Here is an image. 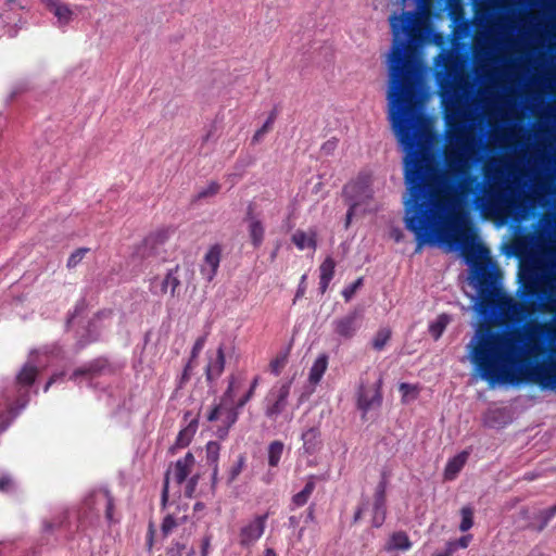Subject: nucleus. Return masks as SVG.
Segmentation results:
<instances>
[{
	"mask_svg": "<svg viewBox=\"0 0 556 556\" xmlns=\"http://www.w3.org/2000/svg\"><path fill=\"white\" fill-rule=\"evenodd\" d=\"M389 23L393 43L388 55V113L405 152V227L415 235L416 252L427 244H457L468 265L482 266L490 260V251L469 225L464 205L471 179L463 180L458 191L444 173L426 176L433 134L421 112L422 63L414 46L428 41V17L418 12L403 11L392 14Z\"/></svg>",
	"mask_w": 556,
	"mask_h": 556,
	"instance_id": "f257e3e1",
	"label": "nucleus"
},
{
	"mask_svg": "<svg viewBox=\"0 0 556 556\" xmlns=\"http://www.w3.org/2000/svg\"><path fill=\"white\" fill-rule=\"evenodd\" d=\"M470 362L479 377L491 388L532 383L542 390L556 392V350L534 365L529 359L543 353L539 341L529 336L522 344L519 329H479L468 344Z\"/></svg>",
	"mask_w": 556,
	"mask_h": 556,
	"instance_id": "f03ea898",
	"label": "nucleus"
},
{
	"mask_svg": "<svg viewBox=\"0 0 556 556\" xmlns=\"http://www.w3.org/2000/svg\"><path fill=\"white\" fill-rule=\"evenodd\" d=\"M448 75H453L452 83L443 84L445 101L446 143L443 149L445 164L453 174L465 175L469 172L471 161L477 152V144L472 129L466 127L470 112L463 103L469 94L471 87L467 75L456 60L448 59L445 63Z\"/></svg>",
	"mask_w": 556,
	"mask_h": 556,
	"instance_id": "7ed1b4c3",
	"label": "nucleus"
},
{
	"mask_svg": "<svg viewBox=\"0 0 556 556\" xmlns=\"http://www.w3.org/2000/svg\"><path fill=\"white\" fill-rule=\"evenodd\" d=\"M511 174L513 165L507 157L492 159L483 165V175L488 181L482 193L475 199L477 208L485 218L506 219L523 207L529 198L518 191L513 184L503 179L504 173Z\"/></svg>",
	"mask_w": 556,
	"mask_h": 556,
	"instance_id": "20e7f679",
	"label": "nucleus"
},
{
	"mask_svg": "<svg viewBox=\"0 0 556 556\" xmlns=\"http://www.w3.org/2000/svg\"><path fill=\"white\" fill-rule=\"evenodd\" d=\"M535 251L529 252L530 261L523 262L520 268V279L527 294H534L539 288L548 293L546 308L556 312V274L554 270H545L536 280L534 269L541 268L540 262L534 257ZM551 268L556 269V262L551 263Z\"/></svg>",
	"mask_w": 556,
	"mask_h": 556,
	"instance_id": "39448f33",
	"label": "nucleus"
},
{
	"mask_svg": "<svg viewBox=\"0 0 556 556\" xmlns=\"http://www.w3.org/2000/svg\"><path fill=\"white\" fill-rule=\"evenodd\" d=\"M491 304L502 324H517L530 316L534 308L533 303H523L515 300L502 290L491 292Z\"/></svg>",
	"mask_w": 556,
	"mask_h": 556,
	"instance_id": "423d86ee",
	"label": "nucleus"
},
{
	"mask_svg": "<svg viewBox=\"0 0 556 556\" xmlns=\"http://www.w3.org/2000/svg\"><path fill=\"white\" fill-rule=\"evenodd\" d=\"M344 197L349 203L345 228L351 224L352 217L356 214L357 207L365 203L371 195L366 180H358L348 184L343 189Z\"/></svg>",
	"mask_w": 556,
	"mask_h": 556,
	"instance_id": "0eeeda50",
	"label": "nucleus"
},
{
	"mask_svg": "<svg viewBox=\"0 0 556 556\" xmlns=\"http://www.w3.org/2000/svg\"><path fill=\"white\" fill-rule=\"evenodd\" d=\"M382 403L381 393V379H377L372 383L362 382L357 391V408L365 415L374 408H377Z\"/></svg>",
	"mask_w": 556,
	"mask_h": 556,
	"instance_id": "6e6552de",
	"label": "nucleus"
},
{
	"mask_svg": "<svg viewBox=\"0 0 556 556\" xmlns=\"http://www.w3.org/2000/svg\"><path fill=\"white\" fill-rule=\"evenodd\" d=\"M233 392H235V383L231 381L227 391L224 394L222 403L214 407L210 415L208 420L214 421L218 420L223 417V422L226 425L225 432L237 421L238 419V409L233 407Z\"/></svg>",
	"mask_w": 556,
	"mask_h": 556,
	"instance_id": "1a4fd4ad",
	"label": "nucleus"
},
{
	"mask_svg": "<svg viewBox=\"0 0 556 556\" xmlns=\"http://www.w3.org/2000/svg\"><path fill=\"white\" fill-rule=\"evenodd\" d=\"M194 465V456L191 453H187L184 458L178 459L174 467L168 469L165 477V483L162 492V500L165 503L168 497V486L170 481H175L180 484L191 472Z\"/></svg>",
	"mask_w": 556,
	"mask_h": 556,
	"instance_id": "9d476101",
	"label": "nucleus"
},
{
	"mask_svg": "<svg viewBox=\"0 0 556 556\" xmlns=\"http://www.w3.org/2000/svg\"><path fill=\"white\" fill-rule=\"evenodd\" d=\"M205 376L208 381L219 378L225 368V344L220 343L216 349L207 350L205 354Z\"/></svg>",
	"mask_w": 556,
	"mask_h": 556,
	"instance_id": "9b49d317",
	"label": "nucleus"
},
{
	"mask_svg": "<svg viewBox=\"0 0 556 556\" xmlns=\"http://www.w3.org/2000/svg\"><path fill=\"white\" fill-rule=\"evenodd\" d=\"M179 267L168 270L163 277H155L151 280L150 290L156 295H163L170 292L172 296L175 295L176 289L180 285L178 276Z\"/></svg>",
	"mask_w": 556,
	"mask_h": 556,
	"instance_id": "f8f14e48",
	"label": "nucleus"
},
{
	"mask_svg": "<svg viewBox=\"0 0 556 556\" xmlns=\"http://www.w3.org/2000/svg\"><path fill=\"white\" fill-rule=\"evenodd\" d=\"M267 515L254 517L242 527L239 535L240 545L249 547L253 545L264 533Z\"/></svg>",
	"mask_w": 556,
	"mask_h": 556,
	"instance_id": "ddd939ff",
	"label": "nucleus"
},
{
	"mask_svg": "<svg viewBox=\"0 0 556 556\" xmlns=\"http://www.w3.org/2000/svg\"><path fill=\"white\" fill-rule=\"evenodd\" d=\"M291 382L281 384L278 389H273L269 396V404L266 407V416L269 418H276L286 407L287 397L290 393Z\"/></svg>",
	"mask_w": 556,
	"mask_h": 556,
	"instance_id": "4468645a",
	"label": "nucleus"
},
{
	"mask_svg": "<svg viewBox=\"0 0 556 556\" xmlns=\"http://www.w3.org/2000/svg\"><path fill=\"white\" fill-rule=\"evenodd\" d=\"M86 505L96 510H104L108 520L113 519V500L108 491L99 490L86 500Z\"/></svg>",
	"mask_w": 556,
	"mask_h": 556,
	"instance_id": "2eb2a0df",
	"label": "nucleus"
},
{
	"mask_svg": "<svg viewBox=\"0 0 556 556\" xmlns=\"http://www.w3.org/2000/svg\"><path fill=\"white\" fill-rule=\"evenodd\" d=\"M334 332L344 339H351L359 328V320L356 313L348 314L333 321Z\"/></svg>",
	"mask_w": 556,
	"mask_h": 556,
	"instance_id": "dca6fc26",
	"label": "nucleus"
},
{
	"mask_svg": "<svg viewBox=\"0 0 556 556\" xmlns=\"http://www.w3.org/2000/svg\"><path fill=\"white\" fill-rule=\"evenodd\" d=\"M386 519V486L379 483L376 489L372 504V526L380 527Z\"/></svg>",
	"mask_w": 556,
	"mask_h": 556,
	"instance_id": "f3484780",
	"label": "nucleus"
},
{
	"mask_svg": "<svg viewBox=\"0 0 556 556\" xmlns=\"http://www.w3.org/2000/svg\"><path fill=\"white\" fill-rule=\"evenodd\" d=\"M220 262V249L217 245L212 247L205 254L201 266V274L211 281L216 275Z\"/></svg>",
	"mask_w": 556,
	"mask_h": 556,
	"instance_id": "a211bd4d",
	"label": "nucleus"
},
{
	"mask_svg": "<svg viewBox=\"0 0 556 556\" xmlns=\"http://www.w3.org/2000/svg\"><path fill=\"white\" fill-rule=\"evenodd\" d=\"M555 516L556 504L549 508L542 509L535 513L531 521L526 526V528L535 531H542Z\"/></svg>",
	"mask_w": 556,
	"mask_h": 556,
	"instance_id": "6ab92c4d",
	"label": "nucleus"
},
{
	"mask_svg": "<svg viewBox=\"0 0 556 556\" xmlns=\"http://www.w3.org/2000/svg\"><path fill=\"white\" fill-rule=\"evenodd\" d=\"M469 457V453L467 451H463L453 458H451L444 470L445 480H454L459 471L463 469L465 464L467 463Z\"/></svg>",
	"mask_w": 556,
	"mask_h": 556,
	"instance_id": "aec40b11",
	"label": "nucleus"
},
{
	"mask_svg": "<svg viewBox=\"0 0 556 556\" xmlns=\"http://www.w3.org/2000/svg\"><path fill=\"white\" fill-rule=\"evenodd\" d=\"M412 547V542L409 541L407 534L405 532L399 531L394 532L389 541L387 542L384 549L388 552L391 551H402L406 552Z\"/></svg>",
	"mask_w": 556,
	"mask_h": 556,
	"instance_id": "412c9836",
	"label": "nucleus"
},
{
	"mask_svg": "<svg viewBox=\"0 0 556 556\" xmlns=\"http://www.w3.org/2000/svg\"><path fill=\"white\" fill-rule=\"evenodd\" d=\"M334 267L336 263L331 257H327L320 265V281H319V289L324 293L329 282L331 281L333 274H334Z\"/></svg>",
	"mask_w": 556,
	"mask_h": 556,
	"instance_id": "4be33fe9",
	"label": "nucleus"
},
{
	"mask_svg": "<svg viewBox=\"0 0 556 556\" xmlns=\"http://www.w3.org/2000/svg\"><path fill=\"white\" fill-rule=\"evenodd\" d=\"M526 331L528 334H547L551 340L556 339V325L551 323H530L528 324Z\"/></svg>",
	"mask_w": 556,
	"mask_h": 556,
	"instance_id": "5701e85b",
	"label": "nucleus"
},
{
	"mask_svg": "<svg viewBox=\"0 0 556 556\" xmlns=\"http://www.w3.org/2000/svg\"><path fill=\"white\" fill-rule=\"evenodd\" d=\"M327 366L328 357L326 355L318 356L309 370V382L313 384H317L323 378L325 371L327 370Z\"/></svg>",
	"mask_w": 556,
	"mask_h": 556,
	"instance_id": "b1692460",
	"label": "nucleus"
},
{
	"mask_svg": "<svg viewBox=\"0 0 556 556\" xmlns=\"http://www.w3.org/2000/svg\"><path fill=\"white\" fill-rule=\"evenodd\" d=\"M37 374V366L28 362L17 375V383L23 387L30 386L35 381Z\"/></svg>",
	"mask_w": 556,
	"mask_h": 556,
	"instance_id": "393cba45",
	"label": "nucleus"
},
{
	"mask_svg": "<svg viewBox=\"0 0 556 556\" xmlns=\"http://www.w3.org/2000/svg\"><path fill=\"white\" fill-rule=\"evenodd\" d=\"M249 232L254 247H260L264 239V227L262 223L254 218H249Z\"/></svg>",
	"mask_w": 556,
	"mask_h": 556,
	"instance_id": "a878e982",
	"label": "nucleus"
},
{
	"mask_svg": "<svg viewBox=\"0 0 556 556\" xmlns=\"http://www.w3.org/2000/svg\"><path fill=\"white\" fill-rule=\"evenodd\" d=\"M293 243L300 249H315L316 242L313 233L295 231L292 236Z\"/></svg>",
	"mask_w": 556,
	"mask_h": 556,
	"instance_id": "bb28decb",
	"label": "nucleus"
},
{
	"mask_svg": "<svg viewBox=\"0 0 556 556\" xmlns=\"http://www.w3.org/2000/svg\"><path fill=\"white\" fill-rule=\"evenodd\" d=\"M165 240V232H159L155 235L149 236L144 241L142 247L139 250V253L142 257L149 256L153 253L156 243H162Z\"/></svg>",
	"mask_w": 556,
	"mask_h": 556,
	"instance_id": "cd10ccee",
	"label": "nucleus"
},
{
	"mask_svg": "<svg viewBox=\"0 0 556 556\" xmlns=\"http://www.w3.org/2000/svg\"><path fill=\"white\" fill-rule=\"evenodd\" d=\"M219 451L220 446L217 442L211 441L206 444V464L211 467H215V475H218Z\"/></svg>",
	"mask_w": 556,
	"mask_h": 556,
	"instance_id": "c85d7f7f",
	"label": "nucleus"
},
{
	"mask_svg": "<svg viewBox=\"0 0 556 556\" xmlns=\"http://www.w3.org/2000/svg\"><path fill=\"white\" fill-rule=\"evenodd\" d=\"M247 458L243 454H240L236 462L229 467L226 473V480L227 484H231L237 480V478L242 472L243 468L245 467Z\"/></svg>",
	"mask_w": 556,
	"mask_h": 556,
	"instance_id": "c756f323",
	"label": "nucleus"
},
{
	"mask_svg": "<svg viewBox=\"0 0 556 556\" xmlns=\"http://www.w3.org/2000/svg\"><path fill=\"white\" fill-rule=\"evenodd\" d=\"M283 453V443L280 441H273L268 446V464L271 467L278 466Z\"/></svg>",
	"mask_w": 556,
	"mask_h": 556,
	"instance_id": "7c9ffc66",
	"label": "nucleus"
},
{
	"mask_svg": "<svg viewBox=\"0 0 556 556\" xmlns=\"http://www.w3.org/2000/svg\"><path fill=\"white\" fill-rule=\"evenodd\" d=\"M205 341H206V337L202 336V337H199L197 339V341L194 342L192 351H191L190 362L187 364L184 375H182L184 379H188L189 371L192 369V362H193V359H195L198 357V355L204 348Z\"/></svg>",
	"mask_w": 556,
	"mask_h": 556,
	"instance_id": "2f4dec72",
	"label": "nucleus"
},
{
	"mask_svg": "<svg viewBox=\"0 0 556 556\" xmlns=\"http://www.w3.org/2000/svg\"><path fill=\"white\" fill-rule=\"evenodd\" d=\"M471 540L470 535H464L460 539L450 542L444 553H438L434 556H452L457 548H466Z\"/></svg>",
	"mask_w": 556,
	"mask_h": 556,
	"instance_id": "473e14b6",
	"label": "nucleus"
},
{
	"mask_svg": "<svg viewBox=\"0 0 556 556\" xmlns=\"http://www.w3.org/2000/svg\"><path fill=\"white\" fill-rule=\"evenodd\" d=\"M314 488H315L314 482H312V481L307 482L306 485L304 486V489L301 492L296 493L292 497V503L298 507L306 504V502L308 501L309 496L312 495V493L314 491Z\"/></svg>",
	"mask_w": 556,
	"mask_h": 556,
	"instance_id": "72a5a7b5",
	"label": "nucleus"
},
{
	"mask_svg": "<svg viewBox=\"0 0 556 556\" xmlns=\"http://www.w3.org/2000/svg\"><path fill=\"white\" fill-rule=\"evenodd\" d=\"M390 338L391 330L389 328L379 329L372 339V348L377 351H381L386 346Z\"/></svg>",
	"mask_w": 556,
	"mask_h": 556,
	"instance_id": "f704fd0d",
	"label": "nucleus"
},
{
	"mask_svg": "<svg viewBox=\"0 0 556 556\" xmlns=\"http://www.w3.org/2000/svg\"><path fill=\"white\" fill-rule=\"evenodd\" d=\"M51 11L59 18L60 22L66 23L71 18L72 12L67 5L53 1L51 4Z\"/></svg>",
	"mask_w": 556,
	"mask_h": 556,
	"instance_id": "c9c22d12",
	"label": "nucleus"
},
{
	"mask_svg": "<svg viewBox=\"0 0 556 556\" xmlns=\"http://www.w3.org/2000/svg\"><path fill=\"white\" fill-rule=\"evenodd\" d=\"M448 321L450 319L446 315H440L437 320L430 325V332L435 340L441 337Z\"/></svg>",
	"mask_w": 556,
	"mask_h": 556,
	"instance_id": "e433bc0d",
	"label": "nucleus"
},
{
	"mask_svg": "<svg viewBox=\"0 0 556 556\" xmlns=\"http://www.w3.org/2000/svg\"><path fill=\"white\" fill-rule=\"evenodd\" d=\"M302 439L304 442V447L307 452H312L315 450L318 439V431L315 428L307 429L303 434Z\"/></svg>",
	"mask_w": 556,
	"mask_h": 556,
	"instance_id": "4c0bfd02",
	"label": "nucleus"
},
{
	"mask_svg": "<svg viewBox=\"0 0 556 556\" xmlns=\"http://www.w3.org/2000/svg\"><path fill=\"white\" fill-rule=\"evenodd\" d=\"M194 432H195V427H193L192 425H189L188 427L182 429L178 433V437H177V440H176V445L178 447L187 446L190 443Z\"/></svg>",
	"mask_w": 556,
	"mask_h": 556,
	"instance_id": "58836bf2",
	"label": "nucleus"
},
{
	"mask_svg": "<svg viewBox=\"0 0 556 556\" xmlns=\"http://www.w3.org/2000/svg\"><path fill=\"white\" fill-rule=\"evenodd\" d=\"M462 521L459 525L460 531L465 532L472 527L473 510L470 507H463L460 510Z\"/></svg>",
	"mask_w": 556,
	"mask_h": 556,
	"instance_id": "ea45409f",
	"label": "nucleus"
},
{
	"mask_svg": "<svg viewBox=\"0 0 556 556\" xmlns=\"http://www.w3.org/2000/svg\"><path fill=\"white\" fill-rule=\"evenodd\" d=\"M400 391L403 396V402H405V403L415 400L418 394L417 386L409 384V383H401Z\"/></svg>",
	"mask_w": 556,
	"mask_h": 556,
	"instance_id": "a19ab883",
	"label": "nucleus"
},
{
	"mask_svg": "<svg viewBox=\"0 0 556 556\" xmlns=\"http://www.w3.org/2000/svg\"><path fill=\"white\" fill-rule=\"evenodd\" d=\"M219 189H220L219 184L212 181L208 184L207 187H205L204 189L200 190L197 193L194 200L198 201V200H202L205 198L214 197L215 194L218 193Z\"/></svg>",
	"mask_w": 556,
	"mask_h": 556,
	"instance_id": "79ce46f5",
	"label": "nucleus"
},
{
	"mask_svg": "<svg viewBox=\"0 0 556 556\" xmlns=\"http://www.w3.org/2000/svg\"><path fill=\"white\" fill-rule=\"evenodd\" d=\"M274 121H275V115L270 114V116L267 118V121L264 123V125L258 130H256V132L254 134V136L252 138L253 143H257L262 140V138L271 129Z\"/></svg>",
	"mask_w": 556,
	"mask_h": 556,
	"instance_id": "37998d69",
	"label": "nucleus"
},
{
	"mask_svg": "<svg viewBox=\"0 0 556 556\" xmlns=\"http://www.w3.org/2000/svg\"><path fill=\"white\" fill-rule=\"evenodd\" d=\"M89 249L87 248H80L78 250H76L75 252H73L71 254V256L68 257V261H67V266L68 267H75L77 266L80 261L85 257V255L88 253Z\"/></svg>",
	"mask_w": 556,
	"mask_h": 556,
	"instance_id": "c03bdc74",
	"label": "nucleus"
},
{
	"mask_svg": "<svg viewBox=\"0 0 556 556\" xmlns=\"http://www.w3.org/2000/svg\"><path fill=\"white\" fill-rule=\"evenodd\" d=\"M287 364V355L285 354H281V355H278L275 359H273L269 364V367H270V370L273 374H275L276 376H278L280 374V371L282 370V368L286 366Z\"/></svg>",
	"mask_w": 556,
	"mask_h": 556,
	"instance_id": "a18cd8bd",
	"label": "nucleus"
},
{
	"mask_svg": "<svg viewBox=\"0 0 556 556\" xmlns=\"http://www.w3.org/2000/svg\"><path fill=\"white\" fill-rule=\"evenodd\" d=\"M177 526H178V521L175 519V517L173 515H168L163 520L162 531H163L164 534H168Z\"/></svg>",
	"mask_w": 556,
	"mask_h": 556,
	"instance_id": "49530a36",
	"label": "nucleus"
},
{
	"mask_svg": "<svg viewBox=\"0 0 556 556\" xmlns=\"http://www.w3.org/2000/svg\"><path fill=\"white\" fill-rule=\"evenodd\" d=\"M517 131L515 128H505L497 135L498 140L504 142H513L516 139Z\"/></svg>",
	"mask_w": 556,
	"mask_h": 556,
	"instance_id": "de8ad7c7",
	"label": "nucleus"
},
{
	"mask_svg": "<svg viewBox=\"0 0 556 556\" xmlns=\"http://www.w3.org/2000/svg\"><path fill=\"white\" fill-rule=\"evenodd\" d=\"M363 279L358 278L355 282H353L350 287L345 288L343 291V296L346 301H349L353 294L356 292V290L362 286Z\"/></svg>",
	"mask_w": 556,
	"mask_h": 556,
	"instance_id": "09e8293b",
	"label": "nucleus"
},
{
	"mask_svg": "<svg viewBox=\"0 0 556 556\" xmlns=\"http://www.w3.org/2000/svg\"><path fill=\"white\" fill-rule=\"evenodd\" d=\"M13 482L10 477L3 476L0 478V491H8Z\"/></svg>",
	"mask_w": 556,
	"mask_h": 556,
	"instance_id": "8fccbe9b",
	"label": "nucleus"
},
{
	"mask_svg": "<svg viewBox=\"0 0 556 556\" xmlns=\"http://www.w3.org/2000/svg\"><path fill=\"white\" fill-rule=\"evenodd\" d=\"M63 372H60V374H54L50 379L49 381L47 382V384L45 386V389L43 391L47 392L49 390V388L54 383L56 382L58 380H60L62 377H63Z\"/></svg>",
	"mask_w": 556,
	"mask_h": 556,
	"instance_id": "3c124183",
	"label": "nucleus"
},
{
	"mask_svg": "<svg viewBox=\"0 0 556 556\" xmlns=\"http://www.w3.org/2000/svg\"><path fill=\"white\" fill-rule=\"evenodd\" d=\"M251 397H252V391H249V392L247 393V395H244L242 399H240V400L238 401V403H237V405H236V408H237V409L242 408V407L245 405V403H247Z\"/></svg>",
	"mask_w": 556,
	"mask_h": 556,
	"instance_id": "603ef678",
	"label": "nucleus"
},
{
	"mask_svg": "<svg viewBox=\"0 0 556 556\" xmlns=\"http://www.w3.org/2000/svg\"><path fill=\"white\" fill-rule=\"evenodd\" d=\"M90 371L89 368H79V369H76L73 375H72V379H76L78 378L79 376H84V375H88Z\"/></svg>",
	"mask_w": 556,
	"mask_h": 556,
	"instance_id": "864d4df0",
	"label": "nucleus"
},
{
	"mask_svg": "<svg viewBox=\"0 0 556 556\" xmlns=\"http://www.w3.org/2000/svg\"><path fill=\"white\" fill-rule=\"evenodd\" d=\"M197 482H198V477H192V478L190 479L189 484H188V490H187V494H188L189 496H191L192 491H193V489H194V486H195Z\"/></svg>",
	"mask_w": 556,
	"mask_h": 556,
	"instance_id": "5fc2aeb1",
	"label": "nucleus"
},
{
	"mask_svg": "<svg viewBox=\"0 0 556 556\" xmlns=\"http://www.w3.org/2000/svg\"><path fill=\"white\" fill-rule=\"evenodd\" d=\"M523 248H525V242H523V240H517V241L515 242V249H516V252H517V253H519V254H520V253H522Z\"/></svg>",
	"mask_w": 556,
	"mask_h": 556,
	"instance_id": "6e6d98bb",
	"label": "nucleus"
},
{
	"mask_svg": "<svg viewBox=\"0 0 556 556\" xmlns=\"http://www.w3.org/2000/svg\"><path fill=\"white\" fill-rule=\"evenodd\" d=\"M494 7H501L505 4V0H488Z\"/></svg>",
	"mask_w": 556,
	"mask_h": 556,
	"instance_id": "4d7b16f0",
	"label": "nucleus"
},
{
	"mask_svg": "<svg viewBox=\"0 0 556 556\" xmlns=\"http://www.w3.org/2000/svg\"><path fill=\"white\" fill-rule=\"evenodd\" d=\"M263 556H277V554H276V552L273 548H266L264 551V555Z\"/></svg>",
	"mask_w": 556,
	"mask_h": 556,
	"instance_id": "13d9d810",
	"label": "nucleus"
},
{
	"mask_svg": "<svg viewBox=\"0 0 556 556\" xmlns=\"http://www.w3.org/2000/svg\"><path fill=\"white\" fill-rule=\"evenodd\" d=\"M257 384H258V377H255L253 382H252V384H251V388L249 390V391H252V394L254 393V390L257 387Z\"/></svg>",
	"mask_w": 556,
	"mask_h": 556,
	"instance_id": "bf43d9fd",
	"label": "nucleus"
},
{
	"mask_svg": "<svg viewBox=\"0 0 556 556\" xmlns=\"http://www.w3.org/2000/svg\"><path fill=\"white\" fill-rule=\"evenodd\" d=\"M208 546H210V541H208V539H205V540L203 541V544H202V551H204V549H205V551H206V554L208 553Z\"/></svg>",
	"mask_w": 556,
	"mask_h": 556,
	"instance_id": "052dcab7",
	"label": "nucleus"
},
{
	"mask_svg": "<svg viewBox=\"0 0 556 556\" xmlns=\"http://www.w3.org/2000/svg\"><path fill=\"white\" fill-rule=\"evenodd\" d=\"M363 511H364V508H359V509L356 511L355 517H354L355 521H357V520L361 518V516H362Z\"/></svg>",
	"mask_w": 556,
	"mask_h": 556,
	"instance_id": "680f3d73",
	"label": "nucleus"
},
{
	"mask_svg": "<svg viewBox=\"0 0 556 556\" xmlns=\"http://www.w3.org/2000/svg\"><path fill=\"white\" fill-rule=\"evenodd\" d=\"M212 470H213V472H212V480H213V484H215L216 481H217V476L218 475H215V467H212Z\"/></svg>",
	"mask_w": 556,
	"mask_h": 556,
	"instance_id": "e2e57ef3",
	"label": "nucleus"
},
{
	"mask_svg": "<svg viewBox=\"0 0 556 556\" xmlns=\"http://www.w3.org/2000/svg\"><path fill=\"white\" fill-rule=\"evenodd\" d=\"M498 113L502 117H505L507 115V110L503 109V108H500L498 109Z\"/></svg>",
	"mask_w": 556,
	"mask_h": 556,
	"instance_id": "0e129e2a",
	"label": "nucleus"
},
{
	"mask_svg": "<svg viewBox=\"0 0 556 556\" xmlns=\"http://www.w3.org/2000/svg\"><path fill=\"white\" fill-rule=\"evenodd\" d=\"M529 556H546L541 552H532Z\"/></svg>",
	"mask_w": 556,
	"mask_h": 556,
	"instance_id": "69168bd1",
	"label": "nucleus"
},
{
	"mask_svg": "<svg viewBox=\"0 0 556 556\" xmlns=\"http://www.w3.org/2000/svg\"><path fill=\"white\" fill-rule=\"evenodd\" d=\"M502 102H503L504 104H508V103H509L508 98H507V97H503V98H502Z\"/></svg>",
	"mask_w": 556,
	"mask_h": 556,
	"instance_id": "338daca9",
	"label": "nucleus"
},
{
	"mask_svg": "<svg viewBox=\"0 0 556 556\" xmlns=\"http://www.w3.org/2000/svg\"><path fill=\"white\" fill-rule=\"evenodd\" d=\"M202 556H207L206 551H202Z\"/></svg>",
	"mask_w": 556,
	"mask_h": 556,
	"instance_id": "774afa93",
	"label": "nucleus"
}]
</instances>
